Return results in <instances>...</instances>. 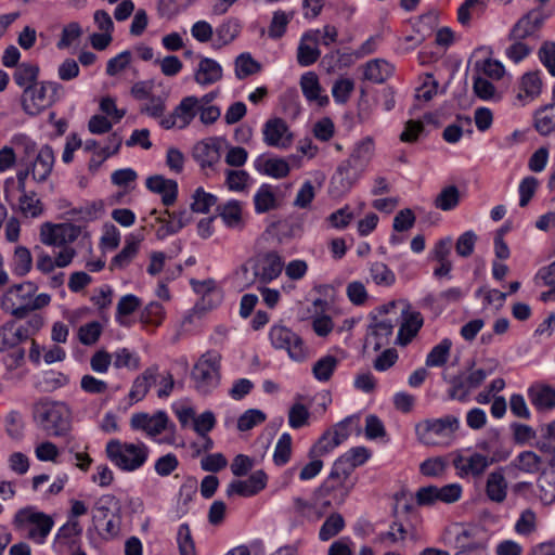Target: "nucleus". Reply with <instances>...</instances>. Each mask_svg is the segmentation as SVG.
<instances>
[{
	"mask_svg": "<svg viewBox=\"0 0 555 555\" xmlns=\"http://www.w3.org/2000/svg\"><path fill=\"white\" fill-rule=\"evenodd\" d=\"M310 413L302 403H294L288 411V425L293 429L302 428L308 424Z\"/></svg>",
	"mask_w": 555,
	"mask_h": 555,
	"instance_id": "obj_62",
	"label": "nucleus"
},
{
	"mask_svg": "<svg viewBox=\"0 0 555 555\" xmlns=\"http://www.w3.org/2000/svg\"><path fill=\"white\" fill-rule=\"evenodd\" d=\"M201 295V299L193 307V314L198 317L205 312L212 310L221 302V293L219 289H210V292H204Z\"/></svg>",
	"mask_w": 555,
	"mask_h": 555,
	"instance_id": "obj_42",
	"label": "nucleus"
},
{
	"mask_svg": "<svg viewBox=\"0 0 555 555\" xmlns=\"http://www.w3.org/2000/svg\"><path fill=\"white\" fill-rule=\"evenodd\" d=\"M4 423H5V431L11 438L18 439L22 437L23 429H24V422H23L22 414L18 411H16V410L10 411L4 418Z\"/></svg>",
	"mask_w": 555,
	"mask_h": 555,
	"instance_id": "obj_64",
	"label": "nucleus"
},
{
	"mask_svg": "<svg viewBox=\"0 0 555 555\" xmlns=\"http://www.w3.org/2000/svg\"><path fill=\"white\" fill-rule=\"evenodd\" d=\"M37 289V285L33 282L13 285L2 298V308L13 315L14 309L30 302Z\"/></svg>",
	"mask_w": 555,
	"mask_h": 555,
	"instance_id": "obj_14",
	"label": "nucleus"
},
{
	"mask_svg": "<svg viewBox=\"0 0 555 555\" xmlns=\"http://www.w3.org/2000/svg\"><path fill=\"white\" fill-rule=\"evenodd\" d=\"M370 275L375 284L390 286L395 283V273L383 262H374L370 267Z\"/></svg>",
	"mask_w": 555,
	"mask_h": 555,
	"instance_id": "obj_49",
	"label": "nucleus"
},
{
	"mask_svg": "<svg viewBox=\"0 0 555 555\" xmlns=\"http://www.w3.org/2000/svg\"><path fill=\"white\" fill-rule=\"evenodd\" d=\"M424 319L421 312H409L403 317L396 343L400 346L409 345L423 326Z\"/></svg>",
	"mask_w": 555,
	"mask_h": 555,
	"instance_id": "obj_25",
	"label": "nucleus"
},
{
	"mask_svg": "<svg viewBox=\"0 0 555 555\" xmlns=\"http://www.w3.org/2000/svg\"><path fill=\"white\" fill-rule=\"evenodd\" d=\"M528 398L538 411H550L555 408V389L548 385H532L528 389Z\"/></svg>",
	"mask_w": 555,
	"mask_h": 555,
	"instance_id": "obj_23",
	"label": "nucleus"
},
{
	"mask_svg": "<svg viewBox=\"0 0 555 555\" xmlns=\"http://www.w3.org/2000/svg\"><path fill=\"white\" fill-rule=\"evenodd\" d=\"M447 469V460L442 456L429 457L420 465V472L426 477H439Z\"/></svg>",
	"mask_w": 555,
	"mask_h": 555,
	"instance_id": "obj_58",
	"label": "nucleus"
},
{
	"mask_svg": "<svg viewBox=\"0 0 555 555\" xmlns=\"http://www.w3.org/2000/svg\"><path fill=\"white\" fill-rule=\"evenodd\" d=\"M217 210L228 227H234L241 222L242 207L238 201L231 199L223 205H219Z\"/></svg>",
	"mask_w": 555,
	"mask_h": 555,
	"instance_id": "obj_40",
	"label": "nucleus"
},
{
	"mask_svg": "<svg viewBox=\"0 0 555 555\" xmlns=\"http://www.w3.org/2000/svg\"><path fill=\"white\" fill-rule=\"evenodd\" d=\"M264 141L270 146L286 147L291 144L293 134L282 118L269 119L263 127Z\"/></svg>",
	"mask_w": 555,
	"mask_h": 555,
	"instance_id": "obj_20",
	"label": "nucleus"
},
{
	"mask_svg": "<svg viewBox=\"0 0 555 555\" xmlns=\"http://www.w3.org/2000/svg\"><path fill=\"white\" fill-rule=\"evenodd\" d=\"M219 370L220 354L217 351H207L198 359L191 372L197 392L208 395L219 385Z\"/></svg>",
	"mask_w": 555,
	"mask_h": 555,
	"instance_id": "obj_5",
	"label": "nucleus"
},
{
	"mask_svg": "<svg viewBox=\"0 0 555 555\" xmlns=\"http://www.w3.org/2000/svg\"><path fill=\"white\" fill-rule=\"evenodd\" d=\"M157 366L147 367L140 376H138L131 387L129 397L131 400L141 401L149 392L151 386L157 379Z\"/></svg>",
	"mask_w": 555,
	"mask_h": 555,
	"instance_id": "obj_29",
	"label": "nucleus"
},
{
	"mask_svg": "<svg viewBox=\"0 0 555 555\" xmlns=\"http://www.w3.org/2000/svg\"><path fill=\"white\" fill-rule=\"evenodd\" d=\"M539 499L544 505L555 502V476L542 475L538 479Z\"/></svg>",
	"mask_w": 555,
	"mask_h": 555,
	"instance_id": "obj_54",
	"label": "nucleus"
},
{
	"mask_svg": "<svg viewBox=\"0 0 555 555\" xmlns=\"http://www.w3.org/2000/svg\"><path fill=\"white\" fill-rule=\"evenodd\" d=\"M33 416L36 424L51 437H64L70 443V411L62 402L42 399L34 404Z\"/></svg>",
	"mask_w": 555,
	"mask_h": 555,
	"instance_id": "obj_1",
	"label": "nucleus"
},
{
	"mask_svg": "<svg viewBox=\"0 0 555 555\" xmlns=\"http://www.w3.org/2000/svg\"><path fill=\"white\" fill-rule=\"evenodd\" d=\"M14 524L18 528L29 524L31 527L27 537L38 544H43L53 528L54 521L51 516L42 512H35L31 507H25L15 514Z\"/></svg>",
	"mask_w": 555,
	"mask_h": 555,
	"instance_id": "obj_7",
	"label": "nucleus"
},
{
	"mask_svg": "<svg viewBox=\"0 0 555 555\" xmlns=\"http://www.w3.org/2000/svg\"><path fill=\"white\" fill-rule=\"evenodd\" d=\"M269 339L273 348L286 350L294 361H304L308 356V348L302 338L282 324H274L269 331Z\"/></svg>",
	"mask_w": 555,
	"mask_h": 555,
	"instance_id": "obj_6",
	"label": "nucleus"
},
{
	"mask_svg": "<svg viewBox=\"0 0 555 555\" xmlns=\"http://www.w3.org/2000/svg\"><path fill=\"white\" fill-rule=\"evenodd\" d=\"M109 141L114 143V150L111 151L109 146L101 147L95 153V156H93L90 159V163H89L90 171H96L101 167V165L103 164V162L105 159H107L109 156L118 153V151L121 146V143H122L121 137L117 132H114L109 135Z\"/></svg>",
	"mask_w": 555,
	"mask_h": 555,
	"instance_id": "obj_39",
	"label": "nucleus"
},
{
	"mask_svg": "<svg viewBox=\"0 0 555 555\" xmlns=\"http://www.w3.org/2000/svg\"><path fill=\"white\" fill-rule=\"evenodd\" d=\"M354 487V480L351 479V475H347L346 478L343 476L334 475V466L320 487V492L325 495H332L337 502H344L349 495L350 491Z\"/></svg>",
	"mask_w": 555,
	"mask_h": 555,
	"instance_id": "obj_19",
	"label": "nucleus"
},
{
	"mask_svg": "<svg viewBox=\"0 0 555 555\" xmlns=\"http://www.w3.org/2000/svg\"><path fill=\"white\" fill-rule=\"evenodd\" d=\"M13 271L18 276L26 275L33 267L30 250L25 246H17L13 257Z\"/></svg>",
	"mask_w": 555,
	"mask_h": 555,
	"instance_id": "obj_44",
	"label": "nucleus"
},
{
	"mask_svg": "<svg viewBox=\"0 0 555 555\" xmlns=\"http://www.w3.org/2000/svg\"><path fill=\"white\" fill-rule=\"evenodd\" d=\"M293 16V12L286 13L281 10L275 11L268 29L269 37L272 39L281 38L285 34L287 25L292 21Z\"/></svg>",
	"mask_w": 555,
	"mask_h": 555,
	"instance_id": "obj_46",
	"label": "nucleus"
},
{
	"mask_svg": "<svg viewBox=\"0 0 555 555\" xmlns=\"http://www.w3.org/2000/svg\"><path fill=\"white\" fill-rule=\"evenodd\" d=\"M354 89V82L350 78H339L332 87V95L336 103H346Z\"/></svg>",
	"mask_w": 555,
	"mask_h": 555,
	"instance_id": "obj_60",
	"label": "nucleus"
},
{
	"mask_svg": "<svg viewBox=\"0 0 555 555\" xmlns=\"http://www.w3.org/2000/svg\"><path fill=\"white\" fill-rule=\"evenodd\" d=\"M138 249V242L127 240L122 249L112 259L111 269L125 268L128 266L132 258L137 255Z\"/></svg>",
	"mask_w": 555,
	"mask_h": 555,
	"instance_id": "obj_55",
	"label": "nucleus"
},
{
	"mask_svg": "<svg viewBox=\"0 0 555 555\" xmlns=\"http://www.w3.org/2000/svg\"><path fill=\"white\" fill-rule=\"evenodd\" d=\"M452 348V340L450 338H443L439 344L434 346L428 352L425 364L428 367H440L443 366L450 357Z\"/></svg>",
	"mask_w": 555,
	"mask_h": 555,
	"instance_id": "obj_36",
	"label": "nucleus"
},
{
	"mask_svg": "<svg viewBox=\"0 0 555 555\" xmlns=\"http://www.w3.org/2000/svg\"><path fill=\"white\" fill-rule=\"evenodd\" d=\"M107 459L124 472H134L141 468L149 457V448L143 443L121 442L112 439L105 448Z\"/></svg>",
	"mask_w": 555,
	"mask_h": 555,
	"instance_id": "obj_3",
	"label": "nucleus"
},
{
	"mask_svg": "<svg viewBox=\"0 0 555 555\" xmlns=\"http://www.w3.org/2000/svg\"><path fill=\"white\" fill-rule=\"evenodd\" d=\"M507 467H496L490 472L486 479L485 493L487 498L496 504L503 503L507 498L508 482L505 477Z\"/></svg>",
	"mask_w": 555,
	"mask_h": 555,
	"instance_id": "obj_18",
	"label": "nucleus"
},
{
	"mask_svg": "<svg viewBox=\"0 0 555 555\" xmlns=\"http://www.w3.org/2000/svg\"><path fill=\"white\" fill-rule=\"evenodd\" d=\"M504 456L488 457L482 453L474 452L469 455H457L453 460V465L462 478L468 476L480 478L490 465L504 461Z\"/></svg>",
	"mask_w": 555,
	"mask_h": 555,
	"instance_id": "obj_8",
	"label": "nucleus"
},
{
	"mask_svg": "<svg viewBox=\"0 0 555 555\" xmlns=\"http://www.w3.org/2000/svg\"><path fill=\"white\" fill-rule=\"evenodd\" d=\"M228 149V142L223 138H211L196 143L193 147V157L203 168L212 169L222 153Z\"/></svg>",
	"mask_w": 555,
	"mask_h": 555,
	"instance_id": "obj_9",
	"label": "nucleus"
},
{
	"mask_svg": "<svg viewBox=\"0 0 555 555\" xmlns=\"http://www.w3.org/2000/svg\"><path fill=\"white\" fill-rule=\"evenodd\" d=\"M359 428L360 417L358 415H350L337 423L331 430L340 444L351 435L353 429L359 430Z\"/></svg>",
	"mask_w": 555,
	"mask_h": 555,
	"instance_id": "obj_50",
	"label": "nucleus"
},
{
	"mask_svg": "<svg viewBox=\"0 0 555 555\" xmlns=\"http://www.w3.org/2000/svg\"><path fill=\"white\" fill-rule=\"evenodd\" d=\"M538 57L550 75L555 77V42L544 41L538 51Z\"/></svg>",
	"mask_w": 555,
	"mask_h": 555,
	"instance_id": "obj_63",
	"label": "nucleus"
},
{
	"mask_svg": "<svg viewBox=\"0 0 555 555\" xmlns=\"http://www.w3.org/2000/svg\"><path fill=\"white\" fill-rule=\"evenodd\" d=\"M543 461L533 451H522L515 456L507 467L516 468L525 474H538L542 467Z\"/></svg>",
	"mask_w": 555,
	"mask_h": 555,
	"instance_id": "obj_32",
	"label": "nucleus"
},
{
	"mask_svg": "<svg viewBox=\"0 0 555 555\" xmlns=\"http://www.w3.org/2000/svg\"><path fill=\"white\" fill-rule=\"evenodd\" d=\"M145 185L151 192L162 195V203L165 206L169 207L175 204L178 196V183L176 180L155 175L146 179Z\"/></svg>",
	"mask_w": 555,
	"mask_h": 555,
	"instance_id": "obj_21",
	"label": "nucleus"
},
{
	"mask_svg": "<svg viewBox=\"0 0 555 555\" xmlns=\"http://www.w3.org/2000/svg\"><path fill=\"white\" fill-rule=\"evenodd\" d=\"M393 73V66L384 60H373L366 63L364 78L374 82L383 83Z\"/></svg>",
	"mask_w": 555,
	"mask_h": 555,
	"instance_id": "obj_33",
	"label": "nucleus"
},
{
	"mask_svg": "<svg viewBox=\"0 0 555 555\" xmlns=\"http://www.w3.org/2000/svg\"><path fill=\"white\" fill-rule=\"evenodd\" d=\"M300 87L305 98L309 102H317L320 106L328 103V96L322 95V88L315 73L308 72L300 78Z\"/></svg>",
	"mask_w": 555,
	"mask_h": 555,
	"instance_id": "obj_27",
	"label": "nucleus"
},
{
	"mask_svg": "<svg viewBox=\"0 0 555 555\" xmlns=\"http://www.w3.org/2000/svg\"><path fill=\"white\" fill-rule=\"evenodd\" d=\"M459 428V417L446 415L421 421L415 426V434L418 441L425 446H449Z\"/></svg>",
	"mask_w": 555,
	"mask_h": 555,
	"instance_id": "obj_2",
	"label": "nucleus"
},
{
	"mask_svg": "<svg viewBox=\"0 0 555 555\" xmlns=\"http://www.w3.org/2000/svg\"><path fill=\"white\" fill-rule=\"evenodd\" d=\"M177 543L180 555H196L195 544L188 524H182L179 526Z\"/></svg>",
	"mask_w": 555,
	"mask_h": 555,
	"instance_id": "obj_56",
	"label": "nucleus"
},
{
	"mask_svg": "<svg viewBox=\"0 0 555 555\" xmlns=\"http://www.w3.org/2000/svg\"><path fill=\"white\" fill-rule=\"evenodd\" d=\"M102 334V325L98 321H92L80 326L78 331V337L82 345L92 346L94 345Z\"/></svg>",
	"mask_w": 555,
	"mask_h": 555,
	"instance_id": "obj_59",
	"label": "nucleus"
},
{
	"mask_svg": "<svg viewBox=\"0 0 555 555\" xmlns=\"http://www.w3.org/2000/svg\"><path fill=\"white\" fill-rule=\"evenodd\" d=\"M371 456L365 447H354L344 453L334 462V475L343 476L351 475L353 470L363 465Z\"/></svg>",
	"mask_w": 555,
	"mask_h": 555,
	"instance_id": "obj_13",
	"label": "nucleus"
},
{
	"mask_svg": "<svg viewBox=\"0 0 555 555\" xmlns=\"http://www.w3.org/2000/svg\"><path fill=\"white\" fill-rule=\"evenodd\" d=\"M50 301L51 297L46 293L39 294L36 297L33 296L29 304L14 309L13 317L18 320L25 319L29 312L48 306Z\"/></svg>",
	"mask_w": 555,
	"mask_h": 555,
	"instance_id": "obj_53",
	"label": "nucleus"
},
{
	"mask_svg": "<svg viewBox=\"0 0 555 555\" xmlns=\"http://www.w3.org/2000/svg\"><path fill=\"white\" fill-rule=\"evenodd\" d=\"M338 446V439H336V436L330 429L320 437L317 443L312 447L310 454L312 456H323L333 451Z\"/></svg>",
	"mask_w": 555,
	"mask_h": 555,
	"instance_id": "obj_57",
	"label": "nucleus"
},
{
	"mask_svg": "<svg viewBox=\"0 0 555 555\" xmlns=\"http://www.w3.org/2000/svg\"><path fill=\"white\" fill-rule=\"evenodd\" d=\"M537 529V515L535 513L527 508L522 511L515 524V531L521 535H528Z\"/></svg>",
	"mask_w": 555,
	"mask_h": 555,
	"instance_id": "obj_61",
	"label": "nucleus"
},
{
	"mask_svg": "<svg viewBox=\"0 0 555 555\" xmlns=\"http://www.w3.org/2000/svg\"><path fill=\"white\" fill-rule=\"evenodd\" d=\"M217 201L216 195L205 192L203 188H197L193 195L191 209L194 212L206 214L209 211L210 207L217 204Z\"/></svg>",
	"mask_w": 555,
	"mask_h": 555,
	"instance_id": "obj_48",
	"label": "nucleus"
},
{
	"mask_svg": "<svg viewBox=\"0 0 555 555\" xmlns=\"http://www.w3.org/2000/svg\"><path fill=\"white\" fill-rule=\"evenodd\" d=\"M534 129L541 135L555 133V104H548L540 107L533 115Z\"/></svg>",
	"mask_w": 555,
	"mask_h": 555,
	"instance_id": "obj_30",
	"label": "nucleus"
},
{
	"mask_svg": "<svg viewBox=\"0 0 555 555\" xmlns=\"http://www.w3.org/2000/svg\"><path fill=\"white\" fill-rule=\"evenodd\" d=\"M268 482V476L267 474L259 469L256 472H253L250 475H248L247 478H245V485H244V493L245 496H253L258 494L260 491H262Z\"/></svg>",
	"mask_w": 555,
	"mask_h": 555,
	"instance_id": "obj_51",
	"label": "nucleus"
},
{
	"mask_svg": "<svg viewBox=\"0 0 555 555\" xmlns=\"http://www.w3.org/2000/svg\"><path fill=\"white\" fill-rule=\"evenodd\" d=\"M54 165V153L50 145H43L31 166V175L36 181L43 182L50 176Z\"/></svg>",
	"mask_w": 555,
	"mask_h": 555,
	"instance_id": "obj_26",
	"label": "nucleus"
},
{
	"mask_svg": "<svg viewBox=\"0 0 555 555\" xmlns=\"http://www.w3.org/2000/svg\"><path fill=\"white\" fill-rule=\"evenodd\" d=\"M255 209L258 214L267 212L276 207V197L272 188L263 184L254 196Z\"/></svg>",
	"mask_w": 555,
	"mask_h": 555,
	"instance_id": "obj_38",
	"label": "nucleus"
},
{
	"mask_svg": "<svg viewBox=\"0 0 555 555\" xmlns=\"http://www.w3.org/2000/svg\"><path fill=\"white\" fill-rule=\"evenodd\" d=\"M393 327L392 321L388 318L382 320L374 319V322L370 325L366 344L371 345L375 351L387 346L390 343Z\"/></svg>",
	"mask_w": 555,
	"mask_h": 555,
	"instance_id": "obj_22",
	"label": "nucleus"
},
{
	"mask_svg": "<svg viewBox=\"0 0 555 555\" xmlns=\"http://www.w3.org/2000/svg\"><path fill=\"white\" fill-rule=\"evenodd\" d=\"M319 44L320 30H309L301 36L297 48V62L300 66L307 67L318 61L321 55Z\"/></svg>",
	"mask_w": 555,
	"mask_h": 555,
	"instance_id": "obj_16",
	"label": "nucleus"
},
{
	"mask_svg": "<svg viewBox=\"0 0 555 555\" xmlns=\"http://www.w3.org/2000/svg\"><path fill=\"white\" fill-rule=\"evenodd\" d=\"M338 364L339 360L335 356H323L312 365V375L318 382H328Z\"/></svg>",
	"mask_w": 555,
	"mask_h": 555,
	"instance_id": "obj_35",
	"label": "nucleus"
},
{
	"mask_svg": "<svg viewBox=\"0 0 555 555\" xmlns=\"http://www.w3.org/2000/svg\"><path fill=\"white\" fill-rule=\"evenodd\" d=\"M496 361L490 360L486 367L475 369V361L467 362V372L453 376L449 383L448 395L450 399L464 402L472 390L482 385L486 378L496 369Z\"/></svg>",
	"mask_w": 555,
	"mask_h": 555,
	"instance_id": "obj_4",
	"label": "nucleus"
},
{
	"mask_svg": "<svg viewBox=\"0 0 555 555\" xmlns=\"http://www.w3.org/2000/svg\"><path fill=\"white\" fill-rule=\"evenodd\" d=\"M345 527V520L340 514L334 513L328 516L319 531V538L321 541H328L333 537L337 535Z\"/></svg>",
	"mask_w": 555,
	"mask_h": 555,
	"instance_id": "obj_43",
	"label": "nucleus"
},
{
	"mask_svg": "<svg viewBox=\"0 0 555 555\" xmlns=\"http://www.w3.org/2000/svg\"><path fill=\"white\" fill-rule=\"evenodd\" d=\"M460 202V192L456 186L450 185L441 190L435 199V206L443 211L454 209Z\"/></svg>",
	"mask_w": 555,
	"mask_h": 555,
	"instance_id": "obj_45",
	"label": "nucleus"
},
{
	"mask_svg": "<svg viewBox=\"0 0 555 555\" xmlns=\"http://www.w3.org/2000/svg\"><path fill=\"white\" fill-rule=\"evenodd\" d=\"M375 143L372 137H365L356 142L348 159L356 168L363 172L374 156Z\"/></svg>",
	"mask_w": 555,
	"mask_h": 555,
	"instance_id": "obj_24",
	"label": "nucleus"
},
{
	"mask_svg": "<svg viewBox=\"0 0 555 555\" xmlns=\"http://www.w3.org/2000/svg\"><path fill=\"white\" fill-rule=\"evenodd\" d=\"M292 443L293 439L288 433H283L274 448L273 461L276 465H285L292 455Z\"/></svg>",
	"mask_w": 555,
	"mask_h": 555,
	"instance_id": "obj_47",
	"label": "nucleus"
},
{
	"mask_svg": "<svg viewBox=\"0 0 555 555\" xmlns=\"http://www.w3.org/2000/svg\"><path fill=\"white\" fill-rule=\"evenodd\" d=\"M21 104L24 112L30 116L40 114L44 108L52 105L48 95L46 81L36 82L31 87V92L26 95L22 94Z\"/></svg>",
	"mask_w": 555,
	"mask_h": 555,
	"instance_id": "obj_17",
	"label": "nucleus"
},
{
	"mask_svg": "<svg viewBox=\"0 0 555 555\" xmlns=\"http://www.w3.org/2000/svg\"><path fill=\"white\" fill-rule=\"evenodd\" d=\"M114 506H119V502L113 494H104L95 501L92 516L95 526L107 519Z\"/></svg>",
	"mask_w": 555,
	"mask_h": 555,
	"instance_id": "obj_37",
	"label": "nucleus"
},
{
	"mask_svg": "<svg viewBox=\"0 0 555 555\" xmlns=\"http://www.w3.org/2000/svg\"><path fill=\"white\" fill-rule=\"evenodd\" d=\"M476 447L479 450L486 452L487 453L486 455L488 457L505 455L504 456V461H505L511 454V452L508 450H505L502 448L501 440H500V434L496 430H494L491 434L489 439L481 440V441L477 442Z\"/></svg>",
	"mask_w": 555,
	"mask_h": 555,
	"instance_id": "obj_41",
	"label": "nucleus"
},
{
	"mask_svg": "<svg viewBox=\"0 0 555 555\" xmlns=\"http://www.w3.org/2000/svg\"><path fill=\"white\" fill-rule=\"evenodd\" d=\"M169 422L165 411H157L155 414L135 413L130 418V426L133 430H143L150 437L160 435Z\"/></svg>",
	"mask_w": 555,
	"mask_h": 555,
	"instance_id": "obj_10",
	"label": "nucleus"
},
{
	"mask_svg": "<svg viewBox=\"0 0 555 555\" xmlns=\"http://www.w3.org/2000/svg\"><path fill=\"white\" fill-rule=\"evenodd\" d=\"M198 98L186 96L182 99L178 106H176L175 116L179 120L178 128L183 129L190 125L193 118L197 115Z\"/></svg>",
	"mask_w": 555,
	"mask_h": 555,
	"instance_id": "obj_34",
	"label": "nucleus"
},
{
	"mask_svg": "<svg viewBox=\"0 0 555 555\" xmlns=\"http://www.w3.org/2000/svg\"><path fill=\"white\" fill-rule=\"evenodd\" d=\"M222 77L221 66L212 59L204 57L198 64L195 80L202 86L212 85Z\"/></svg>",
	"mask_w": 555,
	"mask_h": 555,
	"instance_id": "obj_31",
	"label": "nucleus"
},
{
	"mask_svg": "<svg viewBox=\"0 0 555 555\" xmlns=\"http://www.w3.org/2000/svg\"><path fill=\"white\" fill-rule=\"evenodd\" d=\"M284 268V261L276 251L258 255L254 264L255 275L262 282L275 280Z\"/></svg>",
	"mask_w": 555,
	"mask_h": 555,
	"instance_id": "obj_11",
	"label": "nucleus"
},
{
	"mask_svg": "<svg viewBox=\"0 0 555 555\" xmlns=\"http://www.w3.org/2000/svg\"><path fill=\"white\" fill-rule=\"evenodd\" d=\"M362 173L363 171L356 168L349 160L341 162L332 177L331 186L333 192L336 195L349 192Z\"/></svg>",
	"mask_w": 555,
	"mask_h": 555,
	"instance_id": "obj_12",
	"label": "nucleus"
},
{
	"mask_svg": "<svg viewBox=\"0 0 555 555\" xmlns=\"http://www.w3.org/2000/svg\"><path fill=\"white\" fill-rule=\"evenodd\" d=\"M39 75V66L31 63H21L14 74V82L23 88V94L28 95L31 92V87L37 82Z\"/></svg>",
	"mask_w": 555,
	"mask_h": 555,
	"instance_id": "obj_28",
	"label": "nucleus"
},
{
	"mask_svg": "<svg viewBox=\"0 0 555 555\" xmlns=\"http://www.w3.org/2000/svg\"><path fill=\"white\" fill-rule=\"evenodd\" d=\"M112 356L114 358L113 364L116 369L127 367L129 370H138L140 367L139 356L128 348L118 349Z\"/></svg>",
	"mask_w": 555,
	"mask_h": 555,
	"instance_id": "obj_52",
	"label": "nucleus"
},
{
	"mask_svg": "<svg viewBox=\"0 0 555 555\" xmlns=\"http://www.w3.org/2000/svg\"><path fill=\"white\" fill-rule=\"evenodd\" d=\"M517 100L521 103V105H526L531 103L542 92L543 81H542V73L540 70H531L525 73L518 81L517 85Z\"/></svg>",
	"mask_w": 555,
	"mask_h": 555,
	"instance_id": "obj_15",
	"label": "nucleus"
}]
</instances>
